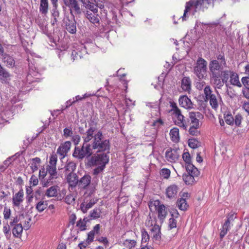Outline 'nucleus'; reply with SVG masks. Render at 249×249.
<instances>
[{"mask_svg": "<svg viewBox=\"0 0 249 249\" xmlns=\"http://www.w3.org/2000/svg\"><path fill=\"white\" fill-rule=\"evenodd\" d=\"M92 151L99 152L108 151L110 147L108 140H104L101 131H98L94 135V139L91 146Z\"/></svg>", "mask_w": 249, "mask_h": 249, "instance_id": "f257e3e1", "label": "nucleus"}, {"mask_svg": "<svg viewBox=\"0 0 249 249\" xmlns=\"http://www.w3.org/2000/svg\"><path fill=\"white\" fill-rule=\"evenodd\" d=\"M194 73L199 79H205L207 76V62L200 57L196 61L193 70Z\"/></svg>", "mask_w": 249, "mask_h": 249, "instance_id": "f03ea898", "label": "nucleus"}, {"mask_svg": "<svg viewBox=\"0 0 249 249\" xmlns=\"http://www.w3.org/2000/svg\"><path fill=\"white\" fill-rule=\"evenodd\" d=\"M206 101H209L212 108L217 110L219 107V103L221 101L220 95L217 92V95L213 93L210 86H207L204 89Z\"/></svg>", "mask_w": 249, "mask_h": 249, "instance_id": "7ed1b4c3", "label": "nucleus"}, {"mask_svg": "<svg viewBox=\"0 0 249 249\" xmlns=\"http://www.w3.org/2000/svg\"><path fill=\"white\" fill-rule=\"evenodd\" d=\"M94 152L90 144H83L81 148L75 147L72 156L77 159H82L85 157L90 156Z\"/></svg>", "mask_w": 249, "mask_h": 249, "instance_id": "20e7f679", "label": "nucleus"}, {"mask_svg": "<svg viewBox=\"0 0 249 249\" xmlns=\"http://www.w3.org/2000/svg\"><path fill=\"white\" fill-rule=\"evenodd\" d=\"M109 157L107 154H99L91 158V163L95 166H106L108 163Z\"/></svg>", "mask_w": 249, "mask_h": 249, "instance_id": "39448f33", "label": "nucleus"}, {"mask_svg": "<svg viewBox=\"0 0 249 249\" xmlns=\"http://www.w3.org/2000/svg\"><path fill=\"white\" fill-rule=\"evenodd\" d=\"M223 64L220 63L216 59L211 61L209 64L210 75L220 74V72L223 69Z\"/></svg>", "mask_w": 249, "mask_h": 249, "instance_id": "423d86ee", "label": "nucleus"}, {"mask_svg": "<svg viewBox=\"0 0 249 249\" xmlns=\"http://www.w3.org/2000/svg\"><path fill=\"white\" fill-rule=\"evenodd\" d=\"M172 114L173 119L175 124L186 130L187 127V124L184 119V117L181 114L180 110L173 113Z\"/></svg>", "mask_w": 249, "mask_h": 249, "instance_id": "0eeeda50", "label": "nucleus"}, {"mask_svg": "<svg viewBox=\"0 0 249 249\" xmlns=\"http://www.w3.org/2000/svg\"><path fill=\"white\" fill-rule=\"evenodd\" d=\"M179 149L170 148L167 150L165 157L167 161L170 162H176L179 157Z\"/></svg>", "mask_w": 249, "mask_h": 249, "instance_id": "6e6552de", "label": "nucleus"}, {"mask_svg": "<svg viewBox=\"0 0 249 249\" xmlns=\"http://www.w3.org/2000/svg\"><path fill=\"white\" fill-rule=\"evenodd\" d=\"M179 191L178 186L175 184H171L167 187L165 195L167 198L172 199L176 198Z\"/></svg>", "mask_w": 249, "mask_h": 249, "instance_id": "1a4fd4ad", "label": "nucleus"}, {"mask_svg": "<svg viewBox=\"0 0 249 249\" xmlns=\"http://www.w3.org/2000/svg\"><path fill=\"white\" fill-rule=\"evenodd\" d=\"M190 197V195L187 192L183 193L181 197L178 199L177 202V205L179 209L182 211L187 210L188 205L186 202V199Z\"/></svg>", "mask_w": 249, "mask_h": 249, "instance_id": "9d476101", "label": "nucleus"}, {"mask_svg": "<svg viewBox=\"0 0 249 249\" xmlns=\"http://www.w3.org/2000/svg\"><path fill=\"white\" fill-rule=\"evenodd\" d=\"M71 142L70 141H66L61 144L57 150V153L61 156V159L64 158L70 150Z\"/></svg>", "mask_w": 249, "mask_h": 249, "instance_id": "9b49d317", "label": "nucleus"}, {"mask_svg": "<svg viewBox=\"0 0 249 249\" xmlns=\"http://www.w3.org/2000/svg\"><path fill=\"white\" fill-rule=\"evenodd\" d=\"M191 125L200 126L199 120L203 118V115L199 112H191L189 113Z\"/></svg>", "mask_w": 249, "mask_h": 249, "instance_id": "f8f14e48", "label": "nucleus"}, {"mask_svg": "<svg viewBox=\"0 0 249 249\" xmlns=\"http://www.w3.org/2000/svg\"><path fill=\"white\" fill-rule=\"evenodd\" d=\"M47 171L50 175L49 179L46 181H44L42 183L43 187H46L49 185L50 181L55 178H56L57 171L56 167L52 166H47Z\"/></svg>", "mask_w": 249, "mask_h": 249, "instance_id": "ddd939ff", "label": "nucleus"}, {"mask_svg": "<svg viewBox=\"0 0 249 249\" xmlns=\"http://www.w3.org/2000/svg\"><path fill=\"white\" fill-rule=\"evenodd\" d=\"M179 105L180 107L185 109H191L193 108V104L187 96H180L178 99Z\"/></svg>", "mask_w": 249, "mask_h": 249, "instance_id": "4468645a", "label": "nucleus"}, {"mask_svg": "<svg viewBox=\"0 0 249 249\" xmlns=\"http://www.w3.org/2000/svg\"><path fill=\"white\" fill-rule=\"evenodd\" d=\"M211 81L215 89H220L224 86L225 82L220 78V74L210 76Z\"/></svg>", "mask_w": 249, "mask_h": 249, "instance_id": "2eb2a0df", "label": "nucleus"}, {"mask_svg": "<svg viewBox=\"0 0 249 249\" xmlns=\"http://www.w3.org/2000/svg\"><path fill=\"white\" fill-rule=\"evenodd\" d=\"M24 193L22 190H19L17 193L13 196L12 202L13 205L19 207L23 201Z\"/></svg>", "mask_w": 249, "mask_h": 249, "instance_id": "dca6fc26", "label": "nucleus"}, {"mask_svg": "<svg viewBox=\"0 0 249 249\" xmlns=\"http://www.w3.org/2000/svg\"><path fill=\"white\" fill-rule=\"evenodd\" d=\"M80 49L81 50L78 51L79 52V54L78 53V50H73V51L71 52V57L73 61L76 59H77L78 56L80 58H81L83 55L87 53L86 47L81 45L80 46V48L78 49Z\"/></svg>", "mask_w": 249, "mask_h": 249, "instance_id": "f3484780", "label": "nucleus"}, {"mask_svg": "<svg viewBox=\"0 0 249 249\" xmlns=\"http://www.w3.org/2000/svg\"><path fill=\"white\" fill-rule=\"evenodd\" d=\"M64 4L69 7L71 10H74L76 13H80L81 10L76 0H63Z\"/></svg>", "mask_w": 249, "mask_h": 249, "instance_id": "a211bd4d", "label": "nucleus"}, {"mask_svg": "<svg viewBox=\"0 0 249 249\" xmlns=\"http://www.w3.org/2000/svg\"><path fill=\"white\" fill-rule=\"evenodd\" d=\"M181 89L185 92L189 93L191 90V80L189 77H184L181 80Z\"/></svg>", "mask_w": 249, "mask_h": 249, "instance_id": "6ab92c4d", "label": "nucleus"}, {"mask_svg": "<svg viewBox=\"0 0 249 249\" xmlns=\"http://www.w3.org/2000/svg\"><path fill=\"white\" fill-rule=\"evenodd\" d=\"M229 82L231 85L236 86L238 88H241L242 86L241 83L240 82L238 74L233 71H231Z\"/></svg>", "mask_w": 249, "mask_h": 249, "instance_id": "aec40b11", "label": "nucleus"}, {"mask_svg": "<svg viewBox=\"0 0 249 249\" xmlns=\"http://www.w3.org/2000/svg\"><path fill=\"white\" fill-rule=\"evenodd\" d=\"M90 176L88 175H85L78 181V186L81 188L85 189L90 184Z\"/></svg>", "mask_w": 249, "mask_h": 249, "instance_id": "412c9836", "label": "nucleus"}, {"mask_svg": "<svg viewBox=\"0 0 249 249\" xmlns=\"http://www.w3.org/2000/svg\"><path fill=\"white\" fill-rule=\"evenodd\" d=\"M95 128L94 127H90L86 132L83 136L84 142L86 143L89 142L92 138L94 139V131Z\"/></svg>", "mask_w": 249, "mask_h": 249, "instance_id": "4be33fe9", "label": "nucleus"}, {"mask_svg": "<svg viewBox=\"0 0 249 249\" xmlns=\"http://www.w3.org/2000/svg\"><path fill=\"white\" fill-rule=\"evenodd\" d=\"M85 14L87 18L90 22L93 24L98 23L99 22V18L97 13H93L87 10Z\"/></svg>", "mask_w": 249, "mask_h": 249, "instance_id": "5701e85b", "label": "nucleus"}, {"mask_svg": "<svg viewBox=\"0 0 249 249\" xmlns=\"http://www.w3.org/2000/svg\"><path fill=\"white\" fill-rule=\"evenodd\" d=\"M67 180L70 185L75 186L78 183V179L76 174L74 173L67 174Z\"/></svg>", "mask_w": 249, "mask_h": 249, "instance_id": "b1692460", "label": "nucleus"}, {"mask_svg": "<svg viewBox=\"0 0 249 249\" xmlns=\"http://www.w3.org/2000/svg\"><path fill=\"white\" fill-rule=\"evenodd\" d=\"M59 190V187L57 186H53L47 189L45 192V195L48 197L56 196Z\"/></svg>", "mask_w": 249, "mask_h": 249, "instance_id": "393cba45", "label": "nucleus"}, {"mask_svg": "<svg viewBox=\"0 0 249 249\" xmlns=\"http://www.w3.org/2000/svg\"><path fill=\"white\" fill-rule=\"evenodd\" d=\"M159 174V178L160 179H168L170 177L171 171L168 168H162L160 170Z\"/></svg>", "mask_w": 249, "mask_h": 249, "instance_id": "a878e982", "label": "nucleus"}, {"mask_svg": "<svg viewBox=\"0 0 249 249\" xmlns=\"http://www.w3.org/2000/svg\"><path fill=\"white\" fill-rule=\"evenodd\" d=\"M23 231V227L21 223L15 224L12 229V233L15 237H20Z\"/></svg>", "mask_w": 249, "mask_h": 249, "instance_id": "bb28decb", "label": "nucleus"}, {"mask_svg": "<svg viewBox=\"0 0 249 249\" xmlns=\"http://www.w3.org/2000/svg\"><path fill=\"white\" fill-rule=\"evenodd\" d=\"M186 168L188 173L193 175L194 177H197L199 174V172L198 169L191 163L187 165Z\"/></svg>", "mask_w": 249, "mask_h": 249, "instance_id": "cd10ccee", "label": "nucleus"}, {"mask_svg": "<svg viewBox=\"0 0 249 249\" xmlns=\"http://www.w3.org/2000/svg\"><path fill=\"white\" fill-rule=\"evenodd\" d=\"M67 30L71 34H74L76 31L75 21L74 20H69L66 23Z\"/></svg>", "mask_w": 249, "mask_h": 249, "instance_id": "c85d7f7f", "label": "nucleus"}, {"mask_svg": "<svg viewBox=\"0 0 249 249\" xmlns=\"http://www.w3.org/2000/svg\"><path fill=\"white\" fill-rule=\"evenodd\" d=\"M170 135L172 141L178 142L179 140V129L177 127H174L171 129Z\"/></svg>", "mask_w": 249, "mask_h": 249, "instance_id": "c756f323", "label": "nucleus"}, {"mask_svg": "<svg viewBox=\"0 0 249 249\" xmlns=\"http://www.w3.org/2000/svg\"><path fill=\"white\" fill-rule=\"evenodd\" d=\"M10 74L2 67L0 69V81L2 82H6L10 80Z\"/></svg>", "mask_w": 249, "mask_h": 249, "instance_id": "7c9ffc66", "label": "nucleus"}, {"mask_svg": "<svg viewBox=\"0 0 249 249\" xmlns=\"http://www.w3.org/2000/svg\"><path fill=\"white\" fill-rule=\"evenodd\" d=\"M158 218L162 222L165 218L167 212L165 210V207L164 205H160L158 209Z\"/></svg>", "mask_w": 249, "mask_h": 249, "instance_id": "2f4dec72", "label": "nucleus"}, {"mask_svg": "<svg viewBox=\"0 0 249 249\" xmlns=\"http://www.w3.org/2000/svg\"><path fill=\"white\" fill-rule=\"evenodd\" d=\"M232 70H225L221 71L220 72V76H221V78L223 79V81L225 82V84L227 85L228 83V81L229 79H230V77L231 75V71Z\"/></svg>", "mask_w": 249, "mask_h": 249, "instance_id": "473e14b6", "label": "nucleus"}, {"mask_svg": "<svg viewBox=\"0 0 249 249\" xmlns=\"http://www.w3.org/2000/svg\"><path fill=\"white\" fill-rule=\"evenodd\" d=\"M39 11L43 14H46L47 13L48 11V0H40Z\"/></svg>", "mask_w": 249, "mask_h": 249, "instance_id": "72a5a7b5", "label": "nucleus"}, {"mask_svg": "<svg viewBox=\"0 0 249 249\" xmlns=\"http://www.w3.org/2000/svg\"><path fill=\"white\" fill-rule=\"evenodd\" d=\"M151 213H150V218L147 219L145 222L146 226L149 228V230L151 231H154L156 229V220L155 218H153V220L151 219Z\"/></svg>", "mask_w": 249, "mask_h": 249, "instance_id": "f704fd0d", "label": "nucleus"}, {"mask_svg": "<svg viewBox=\"0 0 249 249\" xmlns=\"http://www.w3.org/2000/svg\"><path fill=\"white\" fill-rule=\"evenodd\" d=\"M182 178L185 183L187 185L192 184L195 181V177L188 173L183 174Z\"/></svg>", "mask_w": 249, "mask_h": 249, "instance_id": "c9c22d12", "label": "nucleus"}, {"mask_svg": "<svg viewBox=\"0 0 249 249\" xmlns=\"http://www.w3.org/2000/svg\"><path fill=\"white\" fill-rule=\"evenodd\" d=\"M41 160L39 158L36 157L32 160L31 163V168L33 172H35L38 169V166L40 163Z\"/></svg>", "mask_w": 249, "mask_h": 249, "instance_id": "e433bc0d", "label": "nucleus"}, {"mask_svg": "<svg viewBox=\"0 0 249 249\" xmlns=\"http://www.w3.org/2000/svg\"><path fill=\"white\" fill-rule=\"evenodd\" d=\"M3 62L8 67H13L15 65V62L13 58L8 55H5L4 56Z\"/></svg>", "mask_w": 249, "mask_h": 249, "instance_id": "4c0bfd02", "label": "nucleus"}, {"mask_svg": "<svg viewBox=\"0 0 249 249\" xmlns=\"http://www.w3.org/2000/svg\"><path fill=\"white\" fill-rule=\"evenodd\" d=\"M75 169L76 164L72 161L68 162L65 166L66 174H69V173H74L73 172Z\"/></svg>", "mask_w": 249, "mask_h": 249, "instance_id": "58836bf2", "label": "nucleus"}, {"mask_svg": "<svg viewBox=\"0 0 249 249\" xmlns=\"http://www.w3.org/2000/svg\"><path fill=\"white\" fill-rule=\"evenodd\" d=\"M230 229L231 226L228 225L227 223H224L220 229L219 235L221 239H222L225 236Z\"/></svg>", "mask_w": 249, "mask_h": 249, "instance_id": "ea45409f", "label": "nucleus"}, {"mask_svg": "<svg viewBox=\"0 0 249 249\" xmlns=\"http://www.w3.org/2000/svg\"><path fill=\"white\" fill-rule=\"evenodd\" d=\"M47 205L46 201H40L36 204V209L39 212H42L47 208Z\"/></svg>", "mask_w": 249, "mask_h": 249, "instance_id": "a19ab883", "label": "nucleus"}, {"mask_svg": "<svg viewBox=\"0 0 249 249\" xmlns=\"http://www.w3.org/2000/svg\"><path fill=\"white\" fill-rule=\"evenodd\" d=\"M85 7L87 10L93 13H98V9L93 3L88 1V3H85Z\"/></svg>", "mask_w": 249, "mask_h": 249, "instance_id": "79ce46f5", "label": "nucleus"}, {"mask_svg": "<svg viewBox=\"0 0 249 249\" xmlns=\"http://www.w3.org/2000/svg\"><path fill=\"white\" fill-rule=\"evenodd\" d=\"M200 126H196L195 125H191L189 129V134L193 136H197L199 134V131L198 128Z\"/></svg>", "mask_w": 249, "mask_h": 249, "instance_id": "37998d69", "label": "nucleus"}, {"mask_svg": "<svg viewBox=\"0 0 249 249\" xmlns=\"http://www.w3.org/2000/svg\"><path fill=\"white\" fill-rule=\"evenodd\" d=\"M136 242L134 240L126 239L124 242V246L129 249L134 247L136 245Z\"/></svg>", "mask_w": 249, "mask_h": 249, "instance_id": "c03bdc74", "label": "nucleus"}, {"mask_svg": "<svg viewBox=\"0 0 249 249\" xmlns=\"http://www.w3.org/2000/svg\"><path fill=\"white\" fill-rule=\"evenodd\" d=\"M224 118L226 123L229 125H233L234 124V118L232 115L229 113L225 114Z\"/></svg>", "mask_w": 249, "mask_h": 249, "instance_id": "a18cd8bd", "label": "nucleus"}, {"mask_svg": "<svg viewBox=\"0 0 249 249\" xmlns=\"http://www.w3.org/2000/svg\"><path fill=\"white\" fill-rule=\"evenodd\" d=\"M57 160V156L56 155H52L50 158L49 164L47 166H52L56 167Z\"/></svg>", "mask_w": 249, "mask_h": 249, "instance_id": "49530a36", "label": "nucleus"}, {"mask_svg": "<svg viewBox=\"0 0 249 249\" xmlns=\"http://www.w3.org/2000/svg\"><path fill=\"white\" fill-rule=\"evenodd\" d=\"M65 202L68 204H71L75 201V196L73 194H69L67 195L65 198Z\"/></svg>", "mask_w": 249, "mask_h": 249, "instance_id": "de8ad7c7", "label": "nucleus"}, {"mask_svg": "<svg viewBox=\"0 0 249 249\" xmlns=\"http://www.w3.org/2000/svg\"><path fill=\"white\" fill-rule=\"evenodd\" d=\"M3 214L5 219L7 220L9 219L11 214V211L10 209L7 207H4Z\"/></svg>", "mask_w": 249, "mask_h": 249, "instance_id": "09e8293b", "label": "nucleus"}, {"mask_svg": "<svg viewBox=\"0 0 249 249\" xmlns=\"http://www.w3.org/2000/svg\"><path fill=\"white\" fill-rule=\"evenodd\" d=\"M101 212L98 209H94L90 213V217L93 219H96L100 217Z\"/></svg>", "mask_w": 249, "mask_h": 249, "instance_id": "8fccbe9b", "label": "nucleus"}, {"mask_svg": "<svg viewBox=\"0 0 249 249\" xmlns=\"http://www.w3.org/2000/svg\"><path fill=\"white\" fill-rule=\"evenodd\" d=\"M182 159L187 165L191 163V157L188 152H184L182 154Z\"/></svg>", "mask_w": 249, "mask_h": 249, "instance_id": "3c124183", "label": "nucleus"}, {"mask_svg": "<svg viewBox=\"0 0 249 249\" xmlns=\"http://www.w3.org/2000/svg\"><path fill=\"white\" fill-rule=\"evenodd\" d=\"M149 208L152 214V216H154V213L156 211V201H151L149 203Z\"/></svg>", "mask_w": 249, "mask_h": 249, "instance_id": "603ef678", "label": "nucleus"}, {"mask_svg": "<svg viewBox=\"0 0 249 249\" xmlns=\"http://www.w3.org/2000/svg\"><path fill=\"white\" fill-rule=\"evenodd\" d=\"M188 145L191 148L195 149L198 147V142L196 139H189Z\"/></svg>", "mask_w": 249, "mask_h": 249, "instance_id": "864d4df0", "label": "nucleus"}, {"mask_svg": "<svg viewBox=\"0 0 249 249\" xmlns=\"http://www.w3.org/2000/svg\"><path fill=\"white\" fill-rule=\"evenodd\" d=\"M72 134V131L71 128L66 127L63 130V136L67 138L71 136Z\"/></svg>", "mask_w": 249, "mask_h": 249, "instance_id": "5fc2aeb1", "label": "nucleus"}, {"mask_svg": "<svg viewBox=\"0 0 249 249\" xmlns=\"http://www.w3.org/2000/svg\"><path fill=\"white\" fill-rule=\"evenodd\" d=\"M77 226H78L81 231H84L86 230V221L85 219H80L77 223Z\"/></svg>", "mask_w": 249, "mask_h": 249, "instance_id": "6e6d98bb", "label": "nucleus"}, {"mask_svg": "<svg viewBox=\"0 0 249 249\" xmlns=\"http://www.w3.org/2000/svg\"><path fill=\"white\" fill-rule=\"evenodd\" d=\"M236 218V216L234 213H231L227 216V219L225 223H227L228 225L230 226L231 222L233 221Z\"/></svg>", "mask_w": 249, "mask_h": 249, "instance_id": "4d7b16f0", "label": "nucleus"}, {"mask_svg": "<svg viewBox=\"0 0 249 249\" xmlns=\"http://www.w3.org/2000/svg\"><path fill=\"white\" fill-rule=\"evenodd\" d=\"M242 120V117L240 114H237L235 115L234 119V123L237 126H240Z\"/></svg>", "mask_w": 249, "mask_h": 249, "instance_id": "13d9d810", "label": "nucleus"}, {"mask_svg": "<svg viewBox=\"0 0 249 249\" xmlns=\"http://www.w3.org/2000/svg\"><path fill=\"white\" fill-rule=\"evenodd\" d=\"M170 107H172V109L170 110V112L172 113L180 110V109L178 107L177 104L174 102L170 101Z\"/></svg>", "mask_w": 249, "mask_h": 249, "instance_id": "bf43d9fd", "label": "nucleus"}, {"mask_svg": "<svg viewBox=\"0 0 249 249\" xmlns=\"http://www.w3.org/2000/svg\"><path fill=\"white\" fill-rule=\"evenodd\" d=\"M30 183L33 186H36L38 183L37 178L35 175H32L30 179Z\"/></svg>", "mask_w": 249, "mask_h": 249, "instance_id": "052dcab7", "label": "nucleus"}, {"mask_svg": "<svg viewBox=\"0 0 249 249\" xmlns=\"http://www.w3.org/2000/svg\"><path fill=\"white\" fill-rule=\"evenodd\" d=\"M206 28H207V25L205 24H203V23H201L199 21H196L195 25V28L196 30H198L199 28H201L203 31H204Z\"/></svg>", "mask_w": 249, "mask_h": 249, "instance_id": "680f3d73", "label": "nucleus"}, {"mask_svg": "<svg viewBox=\"0 0 249 249\" xmlns=\"http://www.w3.org/2000/svg\"><path fill=\"white\" fill-rule=\"evenodd\" d=\"M226 93L231 98H233L236 96L235 91L231 87H229L228 88H227Z\"/></svg>", "mask_w": 249, "mask_h": 249, "instance_id": "e2e57ef3", "label": "nucleus"}, {"mask_svg": "<svg viewBox=\"0 0 249 249\" xmlns=\"http://www.w3.org/2000/svg\"><path fill=\"white\" fill-rule=\"evenodd\" d=\"M149 239V235L147 232L144 231L142 232V244L146 243L147 240Z\"/></svg>", "mask_w": 249, "mask_h": 249, "instance_id": "0e129e2a", "label": "nucleus"}, {"mask_svg": "<svg viewBox=\"0 0 249 249\" xmlns=\"http://www.w3.org/2000/svg\"><path fill=\"white\" fill-rule=\"evenodd\" d=\"M177 227V221L173 218H171L169 220V228L170 230Z\"/></svg>", "mask_w": 249, "mask_h": 249, "instance_id": "69168bd1", "label": "nucleus"}, {"mask_svg": "<svg viewBox=\"0 0 249 249\" xmlns=\"http://www.w3.org/2000/svg\"><path fill=\"white\" fill-rule=\"evenodd\" d=\"M241 82L245 88H249V77L246 76L243 77L241 79Z\"/></svg>", "mask_w": 249, "mask_h": 249, "instance_id": "338daca9", "label": "nucleus"}, {"mask_svg": "<svg viewBox=\"0 0 249 249\" xmlns=\"http://www.w3.org/2000/svg\"><path fill=\"white\" fill-rule=\"evenodd\" d=\"M10 228L9 225H6L3 226V232L7 238H8L10 236Z\"/></svg>", "mask_w": 249, "mask_h": 249, "instance_id": "774afa93", "label": "nucleus"}]
</instances>
